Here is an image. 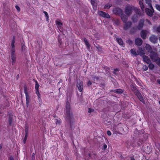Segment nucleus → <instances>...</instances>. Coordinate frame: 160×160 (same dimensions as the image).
<instances>
[{"label": "nucleus", "mask_w": 160, "mask_h": 160, "mask_svg": "<svg viewBox=\"0 0 160 160\" xmlns=\"http://www.w3.org/2000/svg\"><path fill=\"white\" fill-rule=\"evenodd\" d=\"M24 92L26 95V103H27V107H28V105L29 104V98L28 94L27 92V87H24Z\"/></svg>", "instance_id": "8"}, {"label": "nucleus", "mask_w": 160, "mask_h": 160, "mask_svg": "<svg viewBox=\"0 0 160 160\" xmlns=\"http://www.w3.org/2000/svg\"><path fill=\"white\" fill-rule=\"evenodd\" d=\"M130 87L131 90L134 92L135 94L137 93V92H139V91L137 89L135 86H134L133 85H131Z\"/></svg>", "instance_id": "22"}, {"label": "nucleus", "mask_w": 160, "mask_h": 160, "mask_svg": "<svg viewBox=\"0 0 160 160\" xmlns=\"http://www.w3.org/2000/svg\"><path fill=\"white\" fill-rule=\"evenodd\" d=\"M147 31L145 30H142L141 32V37L144 39H145L147 36Z\"/></svg>", "instance_id": "16"}, {"label": "nucleus", "mask_w": 160, "mask_h": 160, "mask_svg": "<svg viewBox=\"0 0 160 160\" xmlns=\"http://www.w3.org/2000/svg\"><path fill=\"white\" fill-rule=\"evenodd\" d=\"M28 130L27 127H26V128H25V134H28Z\"/></svg>", "instance_id": "50"}, {"label": "nucleus", "mask_w": 160, "mask_h": 160, "mask_svg": "<svg viewBox=\"0 0 160 160\" xmlns=\"http://www.w3.org/2000/svg\"><path fill=\"white\" fill-rule=\"evenodd\" d=\"M132 23L131 21L126 22L124 23L123 28L127 30L131 28Z\"/></svg>", "instance_id": "4"}, {"label": "nucleus", "mask_w": 160, "mask_h": 160, "mask_svg": "<svg viewBox=\"0 0 160 160\" xmlns=\"http://www.w3.org/2000/svg\"><path fill=\"white\" fill-rule=\"evenodd\" d=\"M22 51H24L25 49V46L24 45H23L22 46Z\"/></svg>", "instance_id": "53"}, {"label": "nucleus", "mask_w": 160, "mask_h": 160, "mask_svg": "<svg viewBox=\"0 0 160 160\" xmlns=\"http://www.w3.org/2000/svg\"><path fill=\"white\" fill-rule=\"evenodd\" d=\"M92 78L94 80H98L99 79V78L98 77H97V76H92Z\"/></svg>", "instance_id": "40"}, {"label": "nucleus", "mask_w": 160, "mask_h": 160, "mask_svg": "<svg viewBox=\"0 0 160 160\" xmlns=\"http://www.w3.org/2000/svg\"><path fill=\"white\" fill-rule=\"evenodd\" d=\"M149 64L148 67L150 69H152L154 67V66L153 64H152L151 62Z\"/></svg>", "instance_id": "34"}, {"label": "nucleus", "mask_w": 160, "mask_h": 160, "mask_svg": "<svg viewBox=\"0 0 160 160\" xmlns=\"http://www.w3.org/2000/svg\"><path fill=\"white\" fill-rule=\"evenodd\" d=\"M138 30V28L137 26L133 27L130 29V33L131 34L135 33Z\"/></svg>", "instance_id": "20"}, {"label": "nucleus", "mask_w": 160, "mask_h": 160, "mask_svg": "<svg viewBox=\"0 0 160 160\" xmlns=\"http://www.w3.org/2000/svg\"><path fill=\"white\" fill-rule=\"evenodd\" d=\"M138 97L139 100L143 103H144L145 101L144 100L143 97L141 95V94L139 92H137V93L135 94Z\"/></svg>", "instance_id": "17"}, {"label": "nucleus", "mask_w": 160, "mask_h": 160, "mask_svg": "<svg viewBox=\"0 0 160 160\" xmlns=\"http://www.w3.org/2000/svg\"><path fill=\"white\" fill-rule=\"evenodd\" d=\"M77 86L79 91L80 92H82L83 89V82L79 80L77 82Z\"/></svg>", "instance_id": "7"}, {"label": "nucleus", "mask_w": 160, "mask_h": 160, "mask_svg": "<svg viewBox=\"0 0 160 160\" xmlns=\"http://www.w3.org/2000/svg\"><path fill=\"white\" fill-rule=\"evenodd\" d=\"M83 40L84 42V43H85V45L87 47V48L88 49H89L90 48V45L88 41L87 40L86 38H84L83 39Z\"/></svg>", "instance_id": "25"}, {"label": "nucleus", "mask_w": 160, "mask_h": 160, "mask_svg": "<svg viewBox=\"0 0 160 160\" xmlns=\"http://www.w3.org/2000/svg\"><path fill=\"white\" fill-rule=\"evenodd\" d=\"M157 30L158 32H159L160 33V26L157 28Z\"/></svg>", "instance_id": "52"}, {"label": "nucleus", "mask_w": 160, "mask_h": 160, "mask_svg": "<svg viewBox=\"0 0 160 160\" xmlns=\"http://www.w3.org/2000/svg\"><path fill=\"white\" fill-rule=\"evenodd\" d=\"M27 139L26 138H25V137L24 138V139H23V143H26V140H27Z\"/></svg>", "instance_id": "55"}, {"label": "nucleus", "mask_w": 160, "mask_h": 160, "mask_svg": "<svg viewBox=\"0 0 160 160\" xmlns=\"http://www.w3.org/2000/svg\"><path fill=\"white\" fill-rule=\"evenodd\" d=\"M151 9H149L148 8H146L145 9V12L146 14L149 16L150 17H152L153 15V13L154 12V10L153 7L150 8Z\"/></svg>", "instance_id": "5"}, {"label": "nucleus", "mask_w": 160, "mask_h": 160, "mask_svg": "<svg viewBox=\"0 0 160 160\" xmlns=\"http://www.w3.org/2000/svg\"><path fill=\"white\" fill-rule=\"evenodd\" d=\"M43 13L45 14V16L47 17V21H48V20L49 16L48 13L46 11H44Z\"/></svg>", "instance_id": "38"}, {"label": "nucleus", "mask_w": 160, "mask_h": 160, "mask_svg": "<svg viewBox=\"0 0 160 160\" xmlns=\"http://www.w3.org/2000/svg\"><path fill=\"white\" fill-rule=\"evenodd\" d=\"M139 4L142 10L143 11L144 10V6L143 4L142 1H139Z\"/></svg>", "instance_id": "31"}, {"label": "nucleus", "mask_w": 160, "mask_h": 160, "mask_svg": "<svg viewBox=\"0 0 160 160\" xmlns=\"http://www.w3.org/2000/svg\"><path fill=\"white\" fill-rule=\"evenodd\" d=\"M12 59V63L13 65L16 62V54L15 51L10 52Z\"/></svg>", "instance_id": "9"}, {"label": "nucleus", "mask_w": 160, "mask_h": 160, "mask_svg": "<svg viewBox=\"0 0 160 160\" xmlns=\"http://www.w3.org/2000/svg\"><path fill=\"white\" fill-rule=\"evenodd\" d=\"M131 19L134 22H136L138 21V17L136 14H134L132 17Z\"/></svg>", "instance_id": "24"}, {"label": "nucleus", "mask_w": 160, "mask_h": 160, "mask_svg": "<svg viewBox=\"0 0 160 160\" xmlns=\"http://www.w3.org/2000/svg\"><path fill=\"white\" fill-rule=\"evenodd\" d=\"M119 71V69L118 68H116L114 69V71L117 72Z\"/></svg>", "instance_id": "58"}, {"label": "nucleus", "mask_w": 160, "mask_h": 160, "mask_svg": "<svg viewBox=\"0 0 160 160\" xmlns=\"http://www.w3.org/2000/svg\"><path fill=\"white\" fill-rule=\"evenodd\" d=\"M127 42L128 43L129 45H131L132 43V40L129 39L127 41Z\"/></svg>", "instance_id": "41"}, {"label": "nucleus", "mask_w": 160, "mask_h": 160, "mask_svg": "<svg viewBox=\"0 0 160 160\" xmlns=\"http://www.w3.org/2000/svg\"><path fill=\"white\" fill-rule=\"evenodd\" d=\"M92 83L91 81H89L87 83V85L88 86H89L92 84Z\"/></svg>", "instance_id": "49"}, {"label": "nucleus", "mask_w": 160, "mask_h": 160, "mask_svg": "<svg viewBox=\"0 0 160 160\" xmlns=\"http://www.w3.org/2000/svg\"><path fill=\"white\" fill-rule=\"evenodd\" d=\"M149 39L152 42L156 43L157 42L158 38L156 36L153 35L150 37Z\"/></svg>", "instance_id": "14"}, {"label": "nucleus", "mask_w": 160, "mask_h": 160, "mask_svg": "<svg viewBox=\"0 0 160 160\" xmlns=\"http://www.w3.org/2000/svg\"><path fill=\"white\" fill-rule=\"evenodd\" d=\"M135 9V7H134L127 6L126 8L125 13L128 16H129L131 14L132 10Z\"/></svg>", "instance_id": "3"}, {"label": "nucleus", "mask_w": 160, "mask_h": 160, "mask_svg": "<svg viewBox=\"0 0 160 160\" xmlns=\"http://www.w3.org/2000/svg\"><path fill=\"white\" fill-rule=\"evenodd\" d=\"M100 87H102L103 89H104L105 87V84L104 83H101L100 84Z\"/></svg>", "instance_id": "43"}, {"label": "nucleus", "mask_w": 160, "mask_h": 160, "mask_svg": "<svg viewBox=\"0 0 160 160\" xmlns=\"http://www.w3.org/2000/svg\"><path fill=\"white\" fill-rule=\"evenodd\" d=\"M9 160H14V159L12 157H10L9 158Z\"/></svg>", "instance_id": "57"}, {"label": "nucleus", "mask_w": 160, "mask_h": 160, "mask_svg": "<svg viewBox=\"0 0 160 160\" xmlns=\"http://www.w3.org/2000/svg\"><path fill=\"white\" fill-rule=\"evenodd\" d=\"M155 6L156 9L160 11V5L158 4H156Z\"/></svg>", "instance_id": "42"}, {"label": "nucleus", "mask_w": 160, "mask_h": 160, "mask_svg": "<svg viewBox=\"0 0 160 160\" xmlns=\"http://www.w3.org/2000/svg\"><path fill=\"white\" fill-rule=\"evenodd\" d=\"M121 18L123 23L127 22L128 20V16L123 13L121 14Z\"/></svg>", "instance_id": "18"}, {"label": "nucleus", "mask_w": 160, "mask_h": 160, "mask_svg": "<svg viewBox=\"0 0 160 160\" xmlns=\"http://www.w3.org/2000/svg\"><path fill=\"white\" fill-rule=\"evenodd\" d=\"M88 111L89 113H90L91 112H93L94 110L90 108H89L88 109Z\"/></svg>", "instance_id": "45"}, {"label": "nucleus", "mask_w": 160, "mask_h": 160, "mask_svg": "<svg viewBox=\"0 0 160 160\" xmlns=\"http://www.w3.org/2000/svg\"><path fill=\"white\" fill-rule=\"evenodd\" d=\"M99 14L101 16L104 18H110V16L108 13L103 11L100 12H99Z\"/></svg>", "instance_id": "12"}, {"label": "nucleus", "mask_w": 160, "mask_h": 160, "mask_svg": "<svg viewBox=\"0 0 160 160\" xmlns=\"http://www.w3.org/2000/svg\"><path fill=\"white\" fill-rule=\"evenodd\" d=\"M144 20L143 19H140L138 22V25L137 26L138 30H140L143 27L144 25Z\"/></svg>", "instance_id": "6"}, {"label": "nucleus", "mask_w": 160, "mask_h": 160, "mask_svg": "<svg viewBox=\"0 0 160 160\" xmlns=\"http://www.w3.org/2000/svg\"><path fill=\"white\" fill-rule=\"evenodd\" d=\"M134 10H135L136 13V14L137 15H139V16H141V14L139 9L135 8V9H134Z\"/></svg>", "instance_id": "30"}, {"label": "nucleus", "mask_w": 160, "mask_h": 160, "mask_svg": "<svg viewBox=\"0 0 160 160\" xmlns=\"http://www.w3.org/2000/svg\"><path fill=\"white\" fill-rule=\"evenodd\" d=\"M130 52L132 54L134 55L135 56H136L138 55V51H137V50L135 49H131L130 50Z\"/></svg>", "instance_id": "23"}, {"label": "nucleus", "mask_w": 160, "mask_h": 160, "mask_svg": "<svg viewBox=\"0 0 160 160\" xmlns=\"http://www.w3.org/2000/svg\"><path fill=\"white\" fill-rule=\"evenodd\" d=\"M28 135V134H25V138H27V137Z\"/></svg>", "instance_id": "61"}, {"label": "nucleus", "mask_w": 160, "mask_h": 160, "mask_svg": "<svg viewBox=\"0 0 160 160\" xmlns=\"http://www.w3.org/2000/svg\"><path fill=\"white\" fill-rule=\"evenodd\" d=\"M58 40L60 44H61L62 43V42L61 41V40L60 38H58Z\"/></svg>", "instance_id": "56"}, {"label": "nucleus", "mask_w": 160, "mask_h": 160, "mask_svg": "<svg viewBox=\"0 0 160 160\" xmlns=\"http://www.w3.org/2000/svg\"><path fill=\"white\" fill-rule=\"evenodd\" d=\"M66 115L67 119L70 121L72 117V113L70 111V104L69 102H67L66 104Z\"/></svg>", "instance_id": "1"}, {"label": "nucleus", "mask_w": 160, "mask_h": 160, "mask_svg": "<svg viewBox=\"0 0 160 160\" xmlns=\"http://www.w3.org/2000/svg\"><path fill=\"white\" fill-rule=\"evenodd\" d=\"M131 160H135L132 157H131Z\"/></svg>", "instance_id": "62"}, {"label": "nucleus", "mask_w": 160, "mask_h": 160, "mask_svg": "<svg viewBox=\"0 0 160 160\" xmlns=\"http://www.w3.org/2000/svg\"><path fill=\"white\" fill-rule=\"evenodd\" d=\"M107 146L106 144H105L103 145V148L102 149V150H105L107 148Z\"/></svg>", "instance_id": "46"}, {"label": "nucleus", "mask_w": 160, "mask_h": 160, "mask_svg": "<svg viewBox=\"0 0 160 160\" xmlns=\"http://www.w3.org/2000/svg\"><path fill=\"white\" fill-rule=\"evenodd\" d=\"M146 22H148L149 24L150 25L151 24V23L149 20H148V19H146Z\"/></svg>", "instance_id": "54"}, {"label": "nucleus", "mask_w": 160, "mask_h": 160, "mask_svg": "<svg viewBox=\"0 0 160 160\" xmlns=\"http://www.w3.org/2000/svg\"><path fill=\"white\" fill-rule=\"evenodd\" d=\"M88 155H89V156L90 157H91V154H88Z\"/></svg>", "instance_id": "64"}, {"label": "nucleus", "mask_w": 160, "mask_h": 160, "mask_svg": "<svg viewBox=\"0 0 160 160\" xmlns=\"http://www.w3.org/2000/svg\"><path fill=\"white\" fill-rule=\"evenodd\" d=\"M32 160H35V153H33L32 156Z\"/></svg>", "instance_id": "44"}, {"label": "nucleus", "mask_w": 160, "mask_h": 160, "mask_svg": "<svg viewBox=\"0 0 160 160\" xmlns=\"http://www.w3.org/2000/svg\"><path fill=\"white\" fill-rule=\"evenodd\" d=\"M19 76L18 74L17 75V79L19 78Z\"/></svg>", "instance_id": "63"}, {"label": "nucleus", "mask_w": 160, "mask_h": 160, "mask_svg": "<svg viewBox=\"0 0 160 160\" xmlns=\"http://www.w3.org/2000/svg\"><path fill=\"white\" fill-rule=\"evenodd\" d=\"M135 42L136 45L140 46L142 43V40L140 38H137L135 39Z\"/></svg>", "instance_id": "13"}, {"label": "nucleus", "mask_w": 160, "mask_h": 160, "mask_svg": "<svg viewBox=\"0 0 160 160\" xmlns=\"http://www.w3.org/2000/svg\"><path fill=\"white\" fill-rule=\"evenodd\" d=\"M113 12L116 14H121L122 12V11L119 8H116L113 9Z\"/></svg>", "instance_id": "15"}, {"label": "nucleus", "mask_w": 160, "mask_h": 160, "mask_svg": "<svg viewBox=\"0 0 160 160\" xmlns=\"http://www.w3.org/2000/svg\"><path fill=\"white\" fill-rule=\"evenodd\" d=\"M108 135L109 136H110L111 135V133L110 131H108L107 132Z\"/></svg>", "instance_id": "51"}, {"label": "nucleus", "mask_w": 160, "mask_h": 160, "mask_svg": "<svg viewBox=\"0 0 160 160\" xmlns=\"http://www.w3.org/2000/svg\"><path fill=\"white\" fill-rule=\"evenodd\" d=\"M36 93L37 94V95H40L38 89H36Z\"/></svg>", "instance_id": "48"}, {"label": "nucleus", "mask_w": 160, "mask_h": 160, "mask_svg": "<svg viewBox=\"0 0 160 160\" xmlns=\"http://www.w3.org/2000/svg\"><path fill=\"white\" fill-rule=\"evenodd\" d=\"M13 118L12 117H10L8 118V122L10 125H11L12 124Z\"/></svg>", "instance_id": "32"}, {"label": "nucleus", "mask_w": 160, "mask_h": 160, "mask_svg": "<svg viewBox=\"0 0 160 160\" xmlns=\"http://www.w3.org/2000/svg\"><path fill=\"white\" fill-rule=\"evenodd\" d=\"M146 3L148 4V7L149 8H152V6L151 4V0H145Z\"/></svg>", "instance_id": "29"}, {"label": "nucleus", "mask_w": 160, "mask_h": 160, "mask_svg": "<svg viewBox=\"0 0 160 160\" xmlns=\"http://www.w3.org/2000/svg\"><path fill=\"white\" fill-rule=\"evenodd\" d=\"M35 83H36L35 86V89H38V88L39 87V85L38 83V82L36 80H35Z\"/></svg>", "instance_id": "37"}, {"label": "nucleus", "mask_w": 160, "mask_h": 160, "mask_svg": "<svg viewBox=\"0 0 160 160\" xmlns=\"http://www.w3.org/2000/svg\"><path fill=\"white\" fill-rule=\"evenodd\" d=\"M56 22L58 26V28H60V27H62V23H61V22H60L57 21H56Z\"/></svg>", "instance_id": "33"}, {"label": "nucleus", "mask_w": 160, "mask_h": 160, "mask_svg": "<svg viewBox=\"0 0 160 160\" xmlns=\"http://www.w3.org/2000/svg\"><path fill=\"white\" fill-rule=\"evenodd\" d=\"M138 55L142 57L145 56L146 53V51L144 48H139L138 51Z\"/></svg>", "instance_id": "10"}, {"label": "nucleus", "mask_w": 160, "mask_h": 160, "mask_svg": "<svg viewBox=\"0 0 160 160\" xmlns=\"http://www.w3.org/2000/svg\"><path fill=\"white\" fill-rule=\"evenodd\" d=\"M157 82L159 83V84H160V79H158L157 80Z\"/></svg>", "instance_id": "60"}, {"label": "nucleus", "mask_w": 160, "mask_h": 160, "mask_svg": "<svg viewBox=\"0 0 160 160\" xmlns=\"http://www.w3.org/2000/svg\"><path fill=\"white\" fill-rule=\"evenodd\" d=\"M15 8L18 12H19L20 11V8L18 6H16Z\"/></svg>", "instance_id": "47"}, {"label": "nucleus", "mask_w": 160, "mask_h": 160, "mask_svg": "<svg viewBox=\"0 0 160 160\" xmlns=\"http://www.w3.org/2000/svg\"><path fill=\"white\" fill-rule=\"evenodd\" d=\"M142 69L146 71L148 69V67L146 65H144L143 66Z\"/></svg>", "instance_id": "39"}, {"label": "nucleus", "mask_w": 160, "mask_h": 160, "mask_svg": "<svg viewBox=\"0 0 160 160\" xmlns=\"http://www.w3.org/2000/svg\"><path fill=\"white\" fill-rule=\"evenodd\" d=\"M96 1V0H91V1L92 5L95 7L96 6V3L95 2Z\"/></svg>", "instance_id": "35"}, {"label": "nucleus", "mask_w": 160, "mask_h": 160, "mask_svg": "<svg viewBox=\"0 0 160 160\" xmlns=\"http://www.w3.org/2000/svg\"><path fill=\"white\" fill-rule=\"evenodd\" d=\"M116 40L120 45L122 46L123 45V42L122 39L121 38H116Z\"/></svg>", "instance_id": "26"}, {"label": "nucleus", "mask_w": 160, "mask_h": 160, "mask_svg": "<svg viewBox=\"0 0 160 160\" xmlns=\"http://www.w3.org/2000/svg\"><path fill=\"white\" fill-rule=\"evenodd\" d=\"M145 47L148 52H149L150 53L153 51H152V49L151 46L148 44H146Z\"/></svg>", "instance_id": "21"}, {"label": "nucleus", "mask_w": 160, "mask_h": 160, "mask_svg": "<svg viewBox=\"0 0 160 160\" xmlns=\"http://www.w3.org/2000/svg\"><path fill=\"white\" fill-rule=\"evenodd\" d=\"M112 91L115 93H116L119 94L122 93L123 92V90L121 89H118L115 90H112Z\"/></svg>", "instance_id": "27"}, {"label": "nucleus", "mask_w": 160, "mask_h": 160, "mask_svg": "<svg viewBox=\"0 0 160 160\" xmlns=\"http://www.w3.org/2000/svg\"><path fill=\"white\" fill-rule=\"evenodd\" d=\"M15 42V37L14 36L13 39L12 40L11 44V48L10 49V52L15 51V47L14 43Z\"/></svg>", "instance_id": "11"}, {"label": "nucleus", "mask_w": 160, "mask_h": 160, "mask_svg": "<svg viewBox=\"0 0 160 160\" xmlns=\"http://www.w3.org/2000/svg\"><path fill=\"white\" fill-rule=\"evenodd\" d=\"M149 56L152 60L154 62L157 63H160V58H159L157 53L153 51L151 52L149 54Z\"/></svg>", "instance_id": "2"}, {"label": "nucleus", "mask_w": 160, "mask_h": 160, "mask_svg": "<svg viewBox=\"0 0 160 160\" xmlns=\"http://www.w3.org/2000/svg\"><path fill=\"white\" fill-rule=\"evenodd\" d=\"M38 95V98L39 99H40V100H41V99L40 98V95Z\"/></svg>", "instance_id": "59"}, {"label": "nucleus", "mask_w": 160, "mask_h": 160, "mask_svg": "<svg viewBox=\"0 0 160 160\" xmlns=\"http://www.w3.org/2000/svg\"><path fill=\"white\" fill-rule=\"evenodd\" d=\"M112 6V5L110 4H108L106 5L105 7V9H107L110 8Z\"/></svg>", "instance_id": "36"}, {"label": "nucleus", "mask_w": 160, "mask_h": 160, "mask_svg": "<svg viewBox=\"0 0 160 160\" xmlns=\"http://www.w3.org/2000/svg\"><path fill=\"white\" fill-rule=\"evenodd\" d=\"M143 61L146 63L148 64L151 63V61L147 56L145 55L142 57Z\"/></svg>", "instance_id": "19"}, {"label": "nucleus", "mask_w": 160, "mask_h": 160, "mask_svg": "<svg viewBox=\"0 0 160 160\" xmlns=\"http://www.w3.org/2000/svg\"><path fill=\"white\" fill-rule=\"evenodd\" d=\"M95 47L96 48L97 51L101 52L102 51V47L99 45H95Z\"/></svg>", "instance_id": "28"}]
</instances>
